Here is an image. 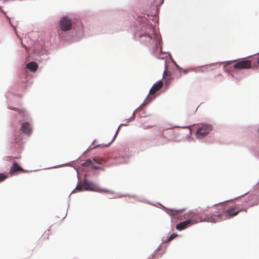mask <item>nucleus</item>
Listing matches in <instances>:
<instances>
[{
	"instance_id": "f257e3e1",
	"label": "nucleus",
	"mask_w": 259,
	"mask_h": 259,
	"mask_svg": "<svg viewBox=\"0 0 259 259\" xmlns=\"http://www.w3.org/2000/svg\"><path fill=\"white\" fill-rule=\"evenodd\" d=\"M206 214L204 220L205 221L216 222L224 220V207L222 204L214 205L209 208L207 207Z\"/></svg>"
},
{
	"instance_id": "f03ea898",
	"label": "nucleus",
	"mask_w": 259,
	"mask_h": 259,
	"mask_svg": "<svg viewBox=\"0 0 259 259\" xmlns=\"http://www.w3.org/2000/svg\"><path fill=\"white\" fill-rule=\"evenodd\" d=\"M76 190L78 191H82L83 190L93 191L100 193H111V191L106 189L100 188L96 184L93 182L88 181L85 179L83 181V184H79L77 185L75 189L72 191V193L75 192Z\"/></svg>"
},
{
	"instance_id": "7ed1b4c3",
	"label": "nucleus",
	"mask_w": 259,
	"mask_h": 259,
	"mask_svg": "<svg viewBox=\"0 0 259 259\" xmlns=\"http://www.w3.org/2000/svg\"><path fill=\"white\" fill-rule=\"evenodd\" d=\"M206 210H204L201 215H200L199 213L190 211L185 213L184 214L183 218L184 219L190 221V223L192 225L198 222L205 221L204 218L205 217L204 215L206 214Z\"/></svg>"
},
{
	"instance_id": "20e7f679",
	"label": "nucleus",
	"mask_w": 259,
	"mask_h": 259,
	"mask_svg": "<svg viewBox=\"0 0 259 259\" xmlns=\"http://www.w3.org/2000/svg\"><path fill=\"white\" fill-rule=\"evenodd\" d=\"M211 130L212 127L210 125L202 124L199 125L197 129L196 137L197 139L203 138L205 136L208 134Z\"/></svg>"
},
{
	"instance_id": "39448f33",
	"label": "nucleus",
	"mask_w": 259,
	"mask_h": 259,
	"mask_svg": "<svg viewBox=\"0 0 259 259\" xmlns=\"http://www.w3.org/2000/svg\"><path fill=\"white\" fill-rule=\"evenodd\" d=\"M232 62H235L233 66V68L235 69H245L251 67V62L250 60L241 59L233 61Z\"/></svg>"
},
{
	"instance_id": "423d86ee",
	"label": "nucleus",
	"mask_w": 259,
	"mask_h": 259,
	"mask_svg": "<svg viewBox=\"0 0 259 259\" xmlns=\"http://www.w3.org/2000/svg\"><path fill=\"white\" fill-rule=\"evenodd\" d=\"M241 211L242 210L238 208L236 205L227 209L224 208V220L235 216Z\"/></svg>"
},
{
	"instance_id": "0eeeda50",
	"label": "nucleus",
	"mask_w": 259,
	"mask_h": 259,
	"mask_svg": "<svg viewBox=\"0 0 259 259\" xmlns=\"http://www.w3.org/2000/svg\"><path fill=\"white\" fill-rule=\"evenodd\" d=\"M60 26L62 30L68 31L71 28L72 22L67 17L62 18L60 20Z\"/></svg>"
},
{
	"instance_id": "6e6552de",
	"label": "nucleus",
	"mask_w": 259,
	"mask_h": 259,
	"mask_svg": "<svg viewBox=\"0 0 259 259\" xmlns=\"http://www.w3.org/2000/svg\"><path fill=\"white\" fill-rule=\"evenodd\" d=\"M139 40L141 42L146 46H149L154 42L152 36L149 33H144L139 36Z\"/></svg>"
},
{
	"instance_id": "1a4fd4ad",
	"label": "nucleus",
	"mask_w": 259,
	"mask_h": 259,
	"mask_svg": "<svg viewBox=\"0 0 259 259\" xmlns=\"http://www.w3.org/2000/svg\"><path fill=\"white\" fill-rule=\"evenodd\" d=\"M19 171L26 172V171L20 167L16 161H14L10 169L9 174L11 176H13L17 174Z\"/></svg>"
},
{
	"instance_id": "9d476101",
	"label": "nucleus",
	"mask_w": 259,
	"mask_h": 259,
	"mask_svg": "<svg viewBox=\"0 0 259 259\" xmlns=\"http://www.w3.org/2000/svg\"><path fill=\"white\" fill-rule=\"evenodd\" d=\"M21 130L25 135L29 136L32 133L31 125L28 122L22 123Z\"/></svg>"
},
{
	"instance_id": "9b49d317",
	"label": "nucleus",
	"mask_w": 259,
	"mask_h": 259,
	"mask_svg": "<svg viewBox=\"0 0 259 259\" xmlns=\"http://www.w3.org/2000/svg\"><path fill=\"white\" fill-rule=\"evenodd\" d=\"M163 82L162 80H159L158 82H156L155 84H153L151 89L150 90L149 95H154L156 93V92L159 91L163 87Z\"/></svg>"
},
{
	"instance_id": "f8f14e48",
	"label": "nucleus",
	"mask_w": 259,
	"mask_h": 259,
	"mask_svg": "<svg viewBox=\"0 0 259 259\" xmlns=\"http://www.w3.org/2000/svg\"><path fill=\"white\" fill-rule=\"evenodd\" d=\"M144 127L150 128L155 126V122L153 116H150L146 117L143 123Z\"/></svg>"
},
{
	"instance_id": "ddd939ff",
	"label": "nucleus",
	"mask_w": 259,
	"mask_h": 259,
	"mask_svg": "<svg viewBox=\"0 0 259 259\" xmlns=\"http://www.w3.org/2000/svg\"><path fill=\"white\" fill-rule=\"evenodd\" d=\"M192 225L190 223V222L186 220V221L181 222L178 224L176 226V229L178 230H183L187 228L188 227L191 226Z\"/></svg>"
},
{
	"instance_id": "4468645a",
	"label": "nucleus",
	"mask_w": 259,
	"mask_h": 259,
	"mask_svg": "<svg viewBox=\"0 0 259 259\" xmlns=\"http://www.w3.org/2000/svg\"><path fill=\"white\" fill-rule=\"evenodd\" d=\"M26 67L31 71L35 72L37 69L38 65L36 62L32 61L28 63L26 65Z\"/></svg>"
},
{
	"instance_id": "2eb2a0df",
	"label": "nucleus",
	"mask_w": 259,
	"mask_h": 259,
	"mask_svg": "<svg viewBox=\"0 0 259 259\" xmlns=\"http://www.w3.org/2000/svg\"><path fill=\"white\" fill-rule=\"evenodd\" d=\"M17 158H19L17 157L7 156L5 158V160L6 161H12L13 163V162H14V161H15V159H17Z\"/></svg>"
},
{
	"instance_id": "dca6fc26",
	"label": "nucleus",
	"mask_w": 259,
	"mask_h": 259,
	"mask_svg": "<svg viewBox=\"0 0 259 259\" xmlns=\"http://www.w3.org/2000/svg\"><path fill=\"white\" fill-rule=\"evenodd\" d=\"M177 236V234H175V233H173L172 234H171L169 237L167 239V242H169L170 241H171V240H172L175 237H176Z\"/></svg>"
},
{
	"instance_id": "f3484780",
	"label": "nucleus",
	"mask_w": 259,
	"mask_h": 259,
	"mask_svg": "<svg viewBox=\"0 0 259 259\" xmlns=\"http://www.w3.org/2000/svg\"><path fill=\"white\" fill-rule=\"evenodd\" d=\"M119 130V127H118V128L115 133V135L113 137L112 141L111 142V143H109L108 145H105V147H108L111 144V143H112L114 141V140L115 139V138L118 134V132Z\"/></svg>"
},
{
	"instance_id": "a211bd4d",
	"label": "nucleus",
	"mask_w": 259,
	"mask_h": 259,
	"mask_svg": "<svg viewBox=\"0 0 259 259\" xmlns=\"http://www.w3.org/2000/svg\"><path fill=\"white\" fill-rule=\"evenodd\" d=\"M7 178V176L5 174L3 173L0 174V182L4 181Z\"/></svg>"
},
{
	"instance_id": "6ab92c4d",
	"label": "nucleus",
	"mask_w": 259,
	"mask_h": 259,
	"mask_svg": "<svg viewBox=\"0 0 259 259\" xmlns=\"http://www.w3.org/2000/svg\"><path fill=\"white\" fill-rule=\"evenodd\" d=\"M93 160L96 163H102V160L99 159L98 158H94Z\"/></svg>"
},
{
	"instance_id": "aec40b11",
	"label": "nucleus",
	"mask_w": 259,
	"mask_h": 259,
	"mask_svg": "<svg viewBox=\"0 0 259 259\" xmlns=\"http://www.w3.org/2000/svg\"><path fill=\"white\" fill-rule=\"evenodd\" d=\"M184 74H187L188 72H190L192 71V69H182L181 70Z\"/></svg>"
},
{
	"instance_id": "412c9836",
	"label": "nucleus",
	"mask_w": 259,
	"mask_h": 259,
	"mask_svg": "<svg viewBox=\"0 0 259 259\" xmlns=\"http://www.w3.org/2000/svg\"><path fill=\"white\" fill-rule=\"evenodd\" d=\"M166 76H168V72L166 70V66H165V70H164L163 73V77H165Z\"/></svg>"
},
{
	"instance_id": "4be33fe9",
	"label": "nucleus",
	"mask_w": 259,
	"mask_h": 259,
	"mask_svg": "<svg viewBox=\"0 0 259 259\" xmlns=\"http://www.w3.org/2000/svg\"><path fill=\"white\" fill-rule=\"evenodd\" d=\"M161 139H162V140H165V138L164 137H160V138H159V140Z\"/></svg>"
},
{
	"instance_id": "5701e85b",
	"label": "nucleus",
	"mask_w": 259,
	"mask_h": 259,
	"mask_svg": "<svg viewBox=\"0 0 259 259\" xmlns=\"http://www.w3.org/2000/svg\"><path fill=\"white\" fill-rule=\"evenodd\" d=\"M93 168L95 169H99V167L96 166H93Z\"/></svg>"
},
{
	"instance_id": "b1692460",
	"label": "nucleus",
	"mask_w": 259,
	"mask_h": 259,
	"mask_svg": "<svg viewBox=\"0 0 259 259\" xmlns=\"http://www.w3.org/2000/svg\"><path fill=\"white\" fill-rule=\"evenodd\" d=\"M10 24H11V25H12L13 27H14V25L12 24V22H11V21H10Z\"/></svg>"
},
{
	"instance_id": "393cba45",
	"label": "nucleus",
	"mask_w": 259,
	"mask_h": 259,
	"mask_svg": "<svg viewBox=\"0 0 259 259\" xmlns=\"http://www.w3.org/2000/svg\"><path fill=\"white\" fill-rule=\"evenodd\" d=\"M46 239H49V237H48V234H47V237H46Z\"/></svg>"
},
{
	"instance_id": "a878e982",
	"label": "nucleus",
	"mask_w": 259,
	"mask_h": 259,
	"mask_svg": "<svg viewBox=\"0 0 259 259\" xmlns=\"http://www.w3.org/2000/svg\"><path fill=\"white\" fill-rule=\"evenodd\" d=\"M257 63H258V64H259V57H258V60H257Z\"/></svg>"
},
{
	"instance_id": "bb28decb",
	"label": "nucleus",
	"mask_w": 259,
	"mask_h": 259,
	"mask_svg": "<svg viewBox=\"0 0 259 259\" xmlns=\"http://www.w3.org/2000/svg\"><path fill=\"white\" fill-rule=\"evenodd\" d=\"M124 125V124H120V126H122V125Z\"/></svg>"
},
{
	"instance_id": "cd10ccee",
	"label": "nucleus",
	"mask_w": 259,
	"mask_h": 259,
	"mask_svg": "<svg viewBox=\"0 0 259 259\" xmlns=\"http://www.w3.org/2000/svg\"><path fill=\"white\" fill-rule=\"evenodd\" d=\"M135 114H133V118H134Z\"/></svg>"
}]
</instances>
